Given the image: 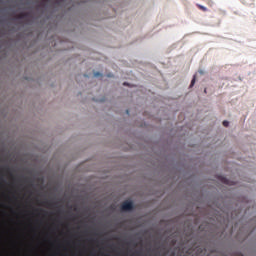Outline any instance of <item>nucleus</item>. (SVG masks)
I'll list each match as a JSON object with an SVG mask.
<instances>
[{
	"mask_svg": "<svg viewBox=\"0 0 256 256\" xmlns=\"http://www.w3.org/2000/svg\"><path fill=\"white\" fill-rule=\"evenodd\" d=\"M135 209V204L131 200H126L121 205V211L127 213L129 211H133Z\"/></svg>",
	"mask_w": 256,
	"mask_h": 256,
	"instance_id": "1",
	"label": "nucleus"
},
{
	"mask_svg": "<svg viewBox=\"0 0 256 256\" xmlns=\"http://www.w3.org/2000/svg\"><path fill=\"white\" fill-rule=\"evenodd\" d=\"M220 181H222L224 183V185H229V179H227L223 176H220Z\"/></svg>",
	"mask_w": 256,
	"mask_h": 256,
	"instance_id": "2",
	"label": "nucleus"
},
{
	"mask_svg": "<svg viewBox=\"0 0 256 256\" xmlns=\"http://www.w3.org/2000/svg\"><path fill=\"white\" fill-rule=\"evenodd\" d=\"M1 183H7V179L5 178V175L0 176V185Z\"/></svg>",
	"mask_w": 256,
	"mask_h": 256,
	"instance_id": "3",
	"label": "nucleus"
},
{
	"mask_svg": "<svg viewBox=\"0 0 256 256\" xmlns=\"http://www.w3.org/2000/svg\"><path fill=\"white\" fill-rule=\"evenodd\" d=\"M94 77H103V73L97 71V72H94Z\"/></svg>",
	"mask_w": 256,
	"mask_h": 256,
	"instance_id": "4",
	"label": "nucleus"
},
{
	"mask_svg": "<svg viewBox=\"0 0 256 256\" xmlns=\"http://www.w3.org/2000/svg\"><path fill=\"white\" fill-rule=\"evenodd\" d=\"M88 241H92L93 243H97V238L90 237L88 238Z\"/></svg>",
	"mask_w": 256,
	"mask_h": 256,
	"instance_id": "5",
	"label": "nucleus"
},
{
	"mask_svg": "<svg viewBox=\"0 0 256 256\" xmlns=\"http://www.w3.org/2000/svg\"><path fill=\"white\" fill-rule=\"evenodd\" d=\"M223 125H224V127H229V121L224 120V121H223Z\"/></svg>",
	"mask_w": 256,
	"mask_h": 256,
	"instance_id": "6",
	"label": "nucleus"
},
{
	"mask_svg": "<svg viewBox=\"0 0 256 256\" xmlns=\"http://www.w3.org/2000/svg\"><path fill=\"white\" fill-rule=\"evenodd\" d=\"M193 85H195V76H194L193 79L191 80L190 87H193Z\"/></svg>",
	"mask_w": 256,
	"mask_h": 256,
	"instance_id": "7",
	"label": "nucleus"
},
{
	"mask_svg": "<svg viewBox=\"0 0 256 256\" xmlns=\"http://www.w3.org/2000/svg\"><path fill=\"white\" fill-rule=\"evenodd\" d=\"M198 73H199L200 75H205V70L200 69V70L198 71Z\"/></svg>",
	"mask_w": 256,
	"mask_h": 256,
	"instance_id": "8",
	"label": "nucleus"
},
{
	"mask_svg": "<svg viewBox=\"0 0 256 256\" xmlns=\"http://www.w3.org/2000/svg\"><path fill=\"white\" fill-rule=\"evenodd\" d=\"M40 211L44 212V215H45V216L49 215V212H47V210L40 209Z\"/></svg>",
	"mask_w": 256,
	"mask_h": 256,
	"instance_id": "9",
	"label": "nucleus"
},
{
	"mask_svg": "<svg viewBox=\"0 0 256 256\" xmlns=\"http://www.w3.org/2000/svg\"><path fill=\"white\" fill-rule=\"evenodd\" d=\"M106 77H108V78L113 77V73H108V74H106Z\"/></svg>",
	"mask_w": 256,
	"mask_h": 256,
	"instance_id": "10",
	"label": "nucleus"
},
{
	"mask_svg": "<svg viewBox=\"0 0 256 256\" xmlns=\"http://www.w3.org/2000/svg\"><path fill=\"white\" fill-rule=\"evenodd\" d=\"M200 8H202L203 11H207V7L200 5Z\"/></svg>",
	"mask_w": 256,
	"mask_h": 256,
	"instance_id": "11",
	"label": "nucleus"
},
{
	"mask_svg": "<svg viewBox=\"0 0 256 256\" xmlns=\"http://www.w3.org/2000/svg\"><path fill=\"white\" fill-rule=\"evenodd\" d=\"M96 102L97 101H100V103H104V101H105V98H101L100 100H95Z\"/></svg>",
	"mask_w": 256,
	"mask_h": 256,
	"instance_id": "12",
	"label": "nucleus"
},
{
	"mask_svg": "<svg viewBox=\"0 0 256 256\" xmlns=\"http://www.w3.org/2000/svg\"><path fill=\"white\" fill-rule=\"evenodd\" d=\"M91 255H92V256H96V255H97V251H95V250L92 251V252H91Z\"/></svg>",
	"mask_w": 256,
	"mask_h": 256,
	"instance_id": "13",
	"label": "nucleus"
},
{
	"mask_svg": "<svg viewBox=\"0 0 256 256\" xmlns=\"http://www.w3.org/2000/svg\"><path fill=\"white\" fill-rule=\"evenodd\" d=\"M58 213H63V208H58Z\"/></svg>",
	"mask_w": 256,
	"mask_h": 256,
	"instance_id": "14",
	"label": "nucleus"
},
{
	"mask_svg": "<svg viewBox=\"0 0 256 256\" xmlns=\"http://www.w3.org/2000/svg\"><path fill=\"white\" fill-rule=\"evenodd\" d=\"M47 205H51V202H49V200H45V202Z\"/></svg>",
	"mask_w": 256,
	"mask_h": 256,
	"instance_id": "15",
	"label": "nucleus"
},
{
	"mask_svg": "<svg viewBox=\"0 0 256 256\" xmlns=\"http://www.w3.org/2000/svg\"><path fill=\"white\" fill-rule=\"evenodd\" d=\"M123 85H124V87H126L127 85H129V83L124 82Z\"/></svg>",
	"mask_w": 256,
	"mask_h": 256,
	"instance_id": "16",
	"label": "nucleus"
},
{
	"mask_svg": "<svg viewBox=\"0 0 256 256\" xmlns=\"http://www.w3.org/2000/svg\"><path fill=\"white\" fill-rule=\"evenodd\" d=\"M126 115H129V110H126Z\"/></svg>",
	"mask_w": 256,
	"mask_h": 256,
	"instance_id": "17",
	"label": "nucleus"
},
{
	"mask_svg": "<svg viewBox=\"0 0 256 256\" xmlns=\"http://www.w3.org/2000/svg\"><path fill=\"white\" fill-rule=\"evenodd\" d=\"M12 211H13V213H17V211H15V209H13V208H12Z\"/></svg>",
	"mask_w": 256,
	"mask_h": 256,
	"instance_id": "18",
	"label": "nucleus"
},
{
	"mask_svg": "<svg viewBox=\"0 0 256 256\" xmlns=\"http://www.w3.org/2000/svg\"><path fill=\"white\" fill-rule=\"evenodd\" d=\"M55 207H57V202L54 203Z\"/></svg>",
	"mask_w": 256,
	"mask_h": 256,
	"instance_id": "19",
	"label": "nucleus"
}]
</instances>
